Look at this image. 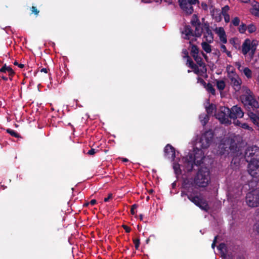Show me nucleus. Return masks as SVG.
<instances>
[{"mask_svg": "<svg viewBox=\"0 0 259 259\" xmlns=\"http://www.w3.org/2000/svg\"><path fill=\"white\" fill-rule=\"evenodd\" d=\"M97 203V201L95 199H92L90 202V204L92 205H94Z\"/></svg>", "mask_w": 259, "mask_h": 259, "instance_id": "774afa93", "label": "nucleus"}, {"mask_svg": "<svg viewBox=\"0 0 259 259\" xmlns=\"http://www.w3.org/2000/svg\"><path fill=\"white\" fill-rule=\"evenodd\" d=\"M244 112L240 107L234 106L231 109L228 107H222L220 111L217 115V118L222 123L230 124L231 122L229 118L236 119L243 116Z\"/></svg>", "mask_w": 259, "mask_h": 259, "instance_id": "f257e3e1", "label": "nucleus"}, {"mask_svg": "<svg viewBox=\"0 0 259 259\" xmlns=\"http://www.w3.org/2000/svg\"><path fill=\"white\" fill-rule=\"evenodd\" d=\"M179 4L181 9L187 15H191L194 11L193 4L189 3L187 0H179Z\"/></svg>", "mask_w": 259, "mask_h": 259, "instance_id": "9b49d317", "label": "nucleus"}, {"mask_svg": "<svg viewBox=\"0 0 259 259\" xmlns=\"http://www.w3.org/2000/svg\"><path fill=\"white\" fill-rule=\"evenodd\" d=\"M202 27L203 28V31H205L207 28H210V26L209 23L207 22H206L203 23Z\"/></svg>", "mask_w": 259, "mask_h": 259, "instance_id": "3c124183", "label": "nucleus"}, {"mask_svg": "<svg viewBox=\"0 0 259 259\" xmlns=\"http://www.w3.org/2000/svg\"><path fill=\"white\" fill-rule=\"evenodd\" d=\"M249 117L252 122L259 127V117L256 115V114L250 112L249 113Z\"/></svg>", "mask_w": 259, "mask_h": 259, "instance_id": "412c9836", "label": "nucleus"}, {"mask_svg": "<svg viewBox=\"0 0 259 259\" xmlns=\"http://www.w3.org/2000/svg\"><path fill=\"white\" fill-rule=\"evenodd\" d=\"M197 64L200 67H201V71L202 73H205L207 71V68L205 64L203 62L202 58L200 56L197 59L195 60Z\"/></svg>", "mask_w": 259, "mask_h": 259, "instance_id": "f3484780", "label": "nucleus"}, {"mask_svg": "<svg viewBox=\"0 0 259 259\" xmlns=\"http://www.w3.org/2000/svg\"><path fill=\"white\" fill-rule=\"evenodd\" d=\"M113 198V194L112 193L108 194V197L104 198V201L105 202H108L111 199Z\"/></svg>", "mask_w": 259, "mask_h": 259, "instance_id": "603ef678", "label": "nucleus"}, {"mask_svg": "<svg viewBox=\"0 0 259 259\" xmlns=\"http://www.w3.org/2000/svg\"><path fill=\"white\" fill-rule=\"evenodd\" d=\"M195 63L192 60V59L190 57L187 58V63L186 65L189 67V68L191 67V66H193Z\"/></svg>", "mask_w": 259, "mask_h": 259, "instance_id": "a19ab883", "label": "nucleus"}, {"mask_svg": "<svg viewBox=\"0 0 259 259\" xmlns=\"http://www.w3.org/2000/svg\"><path fill=\"white\" fill-rule=\"evenodd\" d=\"M201 46L203 50L207 53H209L211 52V46L206 42H202Z\"/></svg>", "mask_w": 259, "mask_h": 259, "instance_id": "b1692460", "label": "nucleus"}, {"mask_svg": "<svg viewBox=\"0 0 259 259\" xmlns=\"http://www.w3.org/2000/svg\"><path fill=\"white\" fill-rule=\"evenodd\" d=\"M216 110L215 105L211 104L206 108V111L208 114H211L214 110Z\"/></svg>", "mask_w": 259, "mask_h": 259, "instance_id": "7c9ffc66", "label": "nucleus"}, {"mask_svg": "<svg viewBox=\"0 0 259 259\" xmlns=\"http://www.w3.org/2000/svg\"><path fill=\"white\" fill-rule=\"evenodd\" d=\"M204 37L206 38V40L209 42H211L213 39V34L210 28H207L205 30Z\"/></svg>", "mask_w": 259, "mask_h": 259, "instance_id": "6ab92c4d", "label": "nucleus"}, {"mask_svg": "<svg viewBox=\"0 0 259 259\" xmlns=\"http://www.w3.org/2000/svg\"><path fill=\"white\" fill-rule=\"evenodd\" d=\"M242 72L246 76L247 78L252 77V71L248 67H244L242 70Z\"/></svg>", "mask_w": 259, "mask_h": 259, "instance_id": "bb28decb", "label": "nucleus"}, {"mask_svg": "<svg viewBox=\"0 0 259 259\" xmlns=\"http://www.w3.org/2000/svg\"><path fill=\"white\" fill-rule=\"evenodd\" d=\"M251 42L248 38L246 39L243 42L242 46V53L244 55H246L250 52Z\"/></svg>", "mask_w": 259, "mask_h": 259, "instance_id": "2eb2a0df", "label": "nucleus"}, {"mask_svg": "<svg viewBox=\"0 0 259 259\" xmlns=\"http://www.w3.org/2000/svg\"><path fill=\"white\" fill-rule=\"evenodd\" d=\"M134 243L135 244V248L136 249H138L140 244V240L139 238H135L133 240Z\"/></svg>", "mask_w": 259, "mask_h": 259, "instance_id": "58836bf2", "label": "nucleus"}, {"mask_svg": "<svg viewBox=\"0 0 259 259\" xmlns=\"http://www.w3.org/2000/svg\"><path fill=\"white\" fill-rule=\"evenodd\" d=\"M187 1L189 2V3L193 4V5H195L197 3H199V0H187Z\"/></svg>", "mask_w": 259, "mask_h": 259, "instance_id": "680f3d73", "label": "nucleus"}, {"mask_svg": "<svg viewBox=\"0 0 259 259\" xmlns=\"http://www.w3.org/2000/svg\"><path fill=\"white\" fill-rule=\"evenodd\" d=\"M252 14L255 16H259V3L256 1H254L252 3Z\"/></svg>", "mask_w": 259, "mask_h": 259, "instance_id": "aec40b11", "label": "nucleus"}, {"mask_svg": "<svg viewBox=\"0 0 259 259\" xmlns=\"http://www.w3.org/2000/svg\"><path fill=\"white\" fill-rule=\"evenodd\" d=\"M6 71L8 72L9 75L11 76H13L15 74V72L12 68L9 66H7L5 64L0 69V72H6Z\"/></svg>", "mask_w": 259, "mask_h": 259, "instance_id": "4be33fe9", "label": "nucleus"}, {"mask_svg": "<svg viewBox=\"0 0 259 259\" xmlns=\"http://www.w3.org/2000/svg\"><path fill=\"white\" fill-rule=\"evenodd\" d=\"M210 181L209 169L207 167H201L194 178V183L199 187H206Z\"/></svg>", "mask_w": 259, "mask_h": 259, "instance_id": "20e7f679", "label": "nucleus"}, {"mask_svg": "<svg viewBox=\"0 0 259 259\" xmlns=\"http://www.w3.org/2000/svg\"><path fill=\"white\" fill-rule=\"evenodd\" d=\"M6 132L7 133L9 134L11 136L15 137V138H19L20 137V135L15 132V131L11 129V128H8L6 130Z\"/></svg>", "mask_w": 259, "mask_h": 259, "instance_id": "2f4dec72", "label": "nucleus"}, {"mask_svg": "<svg viewBox=\"0 0 259 259\" xmlns=\"http://www.w3.org/2000/svg\"><path fill=\"white\" fill-rule=\"evenodd\" d=\"M226 84L224 80H217V87L220 91L223 90L225 88Z\"/></svg>", "mask_w": 259, "mask_h": 259, "instance_id": "c85d7f7f", "label": "nucleus"}, {"mask_svg": "<svg viewBox=\"0 0 259 259\" xmlns=\"http://www.w3.org/2000/svg\"><path fill=\"white\" fill-rule=\"evenodd\" d=\"M220 40L223 43V44H226L227 42V37L226 34H224L223 35H220L219 36Z\"/></svg>", "mask_w": 259, "mask_h": 259, "instance_id": "49530a36", "label": "nucleus"}, {"mask_svg": "<svg viewBox=\"0 0 259 259\" xmlns=\"http://www.w3.org/2000/svg\"><path fill=\"white\" fill-rule=\"evenodd\" d=\"M240 23V19L238 17H235L232 21V23L235 26H238Z\"/></svg>", "mask_w": 259, "mask_h": 259, "instance_id": "ea45409f", "label": "nucleus"}, {"mask_svg": "<svg viewBox=\"0 0 259 259\" xmlns=\"http://www.w3.org/2000/svg\"><path fill=\"white\" fill-rule=\"evenodd\" d=\"M247 29L248 32L250 33L254 32L256 30L255 26L253 24H250L248 25V26H247Z\"/></svg>", "mask_w": 259, "mask_h": 259, "instance_id": "f704fd0d", "label": "nucleus"}, {"mask_svg": "<svg viewBox=\"0 0 259 259\" xmlns=\"http://www.w3.org/2000/svg\"><path fill=\"white\" fill-rule=\"evenodd\" d=\"M138 206V205L137 204H133L131 209V213L132 214L134 215L135 214V209H136Z\"/></svg>", "mask_w": 259, "mask_h": 259, "instance_id": "8fccbe9b", "label": "nucleus"}, {"mask_svg": "<svg viewBox=\"0 0 259 259\" xmlns=\"http://www.w3.org/2000/svg\"><path fill=\"white\" fill-rule=\"evenodd\" d=\"M200 23V21L197 16V15L194 14L192 16L191 20V24L192 26H195L196 25H198V24Z\"/></svg>", "mask_w": 259, "mask_h": 259, "instance_id": "cd10ccee", "label": "nucleus"}, {"mask_svg": "<svg viewBox=\"0 0 259 259\" xmlns=\"http://www.w3.org/2000/svg\"><path fill=\"white\" fill-rule=\"evenodd\" d=\"M224 18V20L226 23H229L230 22V16L229 14L227 15H223Z\"/></svg>", "mask_w": 259, "mask_h": 259, "instance_id": "5fc2aeb1", "label": "nucleus"}, {"mask_svg": "<svg viewBox=\"0 0 259 259\" xmlns=\"http://www.w3.org/2000/svg\"><path fill=\"white\" fill-rule=\"evenodd\" d=\"M248 163L247 171L249 174L254 178L259 177V160L246 161Z\"/></svg>", "mask_w": 259, "mask_h": 259, "instance_id": "1a4fd4ad", "label": "nucleus"}, {"mask_svg": "<svg viewBox=\"0 0 259 259\" xmlns=\"http://www.w3.org/2000/svg\"><path fill=\"white\" fill-rule=\"evenodd\" d=\"M96 153L95 149L92 148L91 150H89L87 154L90 155H93Z\"/></svg>", "mask_w": 259, "mask_h": 259, "instance_id": "6e6d98bb", "label": "nucleus"}, {"mask_svg": "<svg viewBox=\"0 0 259 259\" xmlns=\"http://www.w3.org/2000/svg\"><path fill=\"white\" fill-rule=\"evenodd\" d=\"M201 149V148H194V154H189L188 155V163L191 165L190 170H192L194 164L197 166H199L203 163L204 155V152Z\"/></svg>", "mask_w": 259, "mask_h": 259, "instance_id": "423d86ee", "label": "nucleus"}, {"mask_svg": "<svg viewBox=\"0 0 259 259\" xmlns=\"http://www.w3.org/2000/svg\"><path fill=\"white\" fill-rule=\"evenodd\" d=\"M245 94L240 96L242 103L248 110V115L249 112L255 113L257 112L259 107L258 102L253 98L252 93L247 87H243Z\"/></svg>", "mask_w": 259, "mask_h": 259, "instance_id": "f03ea898", "label": "nucleus"}, {"mask_svg": "<svg viewBox=\"0 0 259 259\" xmlns=\"http://www.w3.org/2000/svg\"><path fill=\"white\" fill-rule=\"evenodd\" d=\"M250 48L251 49L250 50V52L249 53V55L252 58L253 56L256 49V45L255 43H253V41H252L251 45Z\"/></svg>", "mask_w": 259, "mask_h": 259, "instance_id": "473e14b6", "label": "nucleus"}, {"mask_svg": "<svg viewBox=\"0 0 259 259\" xmlns=\"http://www.w3.org/2000/svg\"><path fill=\"white\" fill-rule=\"evenodd\" d=\"M201 7L204 10L206 11L207 10L208 6L205 3H202Z\"/></svg>", "mask_w": 259, "mask_h": 259, "instance_id": "052dcab7", "label": "nucleus"}, {"mask_svg": "<svg viewBox=\"0 0 259 259\" xmlns=\"http://www.w3.org/2000/svg\"><path fill=\"white\" fill-rule=\"evenodd\" d=\"M213 139V133L211 130H208L204 133L198 143L199 148L207 149L211 143Z\"/></svg>", "mask_w": 259, "mask_h": 259, "instance_id": "0eeeda50", "label": "nucleus"}, {"mask_svg": "<svg viewBox=\"0 0 259 259\" xmlns=\"http://www.w3.org/2000/svg\"><path fill=\"white\" fill-rule=\"evenodd\" d=\"M218 249L221 252H223L224 250L226 249V245L224 243H220L218 246Z\"/></svg>", "mask_w": 259, "mask_h": 259, "instance_id": "c03bdc74", "label": "nucleus"}, {"mask_svg": "<svg viewBox=\"0 0 259 259\" xmlns=\"http://www.w3.org/2000/svg\"><path fill=\"white\" fill-rule=\"evenodd\" d=\"M182 53L183 54V57L184 58H187L190 57V56H189L188 51L186 49H183Z\"/></svg>", "mask_w": 259, "mask_h": 259, "instance_id": "de8ad7c7", "label": "nucleus"}, {"mask_svg": "<svg viewBox=\"0 0 259 259\" xmlns=\"http://www.w3.org/2000/svg\"><path fill=\"white\" fill-rule=\"evenodd\" d=\"M183 33L185 34L186 36H194L193 31L190 25H186Z\"/></svg>", "mask_w": 259, "mask_h": 259, "instance_id": "5701e85b", "label": "nucleus"}, {"mask_svg": "<svg viewBox=\"0 0 259 259\" xmlns=\"http://www.w3.org/2000/svg\"><path fill=\"white\" fill-rule=\"evenodd\" d=\"M215 32L219 36L220 35H223L224 34H226L224 29L222 27L216 28Z\"/></svg>", "mask_w": 259, "mask_h": 259, "instance_id": "e433bc0d", "label": "nucleus"}, {"mask_svg": "<svg viewBox=\"0 0 259 259\" xmlns=\"http://www.w3.org/2000/svg\"><path fill=\"white\" fill-rule=\"evenodd\" d=\"M235 65L240 72H242V70L244 68L243 66L241 65V63L239 62H235Z\"/></svg>", "mask_w": 259, "mask_h": 259, "instance_id": "a18cd8bd", "label": "nucleus"}, {"mask_svg": "<svg viewBox=\"0 0 259 259\" xmlns=\"http://www.w3.org/2000/svg\"><path fill=\"white\" fill-rule=\"evenodd\" d=\"M183 188L186 190L189 194H192L193 196H198V192L195 190L194 186L191 184L188 185L185 184L183 186Z\"/></svg>", "mask_w": 259, "mask_h": 259, "instance_id": "dca6fc26", "label": "nucleus"}, {"mask_svg": "<svg viewBox=\"0 0 259 259\" xmlns=\"http://www.w3.org/2000/svg\"><path fill=\"white\" fill-rule=\"evenodd\" d=\"M229 9H230V8L228 5H226L225 6L223 7L222 8V11L221 12L222 15L223 16L224 15L228 14V12L229 10Z\"/></svg>", "mask_w": 259, "mask_h": 259, "instance_id": "4c0bfd02", "label": "nucleus"}, {"mask_svg": "<svg viewBox=\"0 0 259 259\" xmlns=\"http://www.w3.org/2000/svg\"><path fill=\"white\" fill-rule=\"evenodd\" d=\"M182 197L187 196V198L192 202L199 207L202 210L207 211L209 209V206L206 200L198 196H193L192 194H189L187 192L181 191Z\"/></svg>", "mask_w": 259, "mask_h": 259, "instance_id": "39448f33", "label": "nucleus"}, {"mask_svg": "<svg viewBox=\"0 0 259 259\" xmlns=\"http://www.w3.org/2000/svg\"><path fill=\"white\" fill-rule=\"evenodd\" d=\"M193 27L195 28V31H193L194 36L197 37H200L203 32V28L201 26V23L195 26H193Z\"/></svg>", "mask_w": 259, "mask_h": 259, "instance_id": "a211bd4d", "label": "nucleus"}, {"mask_svg": "<svg viewBox=\"0 0 259 259\" xmlns=\"http://www.w3.org/2000/svg\"><path fill=\"white\" fill-rule=\"evenodd\" d=\"M164 156L174 160L176 157L175 149L170 144H167L164 149Z\"/></svg>", "mask_w": 259, "mask_h": 259, "instance_id": "ddd939ff", "label": "nucleus"}, {"mask_svg": "<svg viewBox=\"0 0 259 259\" xmlns=\"http://www.w3.org/2000/svg\"><path fill=\"white\" fill-rule=\"evenodd\" d=\"M31 11L32 13L34 14L35 15H37L39 13V11L38 10L36 7L35 6H32V7L31 8Z\"/></svg>", "mask_w": 259, "mask_h": 259, "instance_id": "37998d69", "label": "nucleus"}, {"mask_svg": "<svg viewBox=\"0 0 259 259\" xmlns=\"http://www.w3.org/2000/svg\"><path fill=\"white\" fill-rule=\"evenodd\" d=\"M191 69H192L194 73L197 75H201L202 73L201 71V69H199L198 68V65L194 64L193 66H191Z\"/></svg>", "mask_w": 259, "mask_h": 259, "instance_id": "c756f323", "label": "nucleus"}, {"mask_svg": "<svg viewBox=\"0 0 259 259\" xmlns=\"http://www.w3.org/2000/svg\"><path fill=\"white\" fill-rule=\"evenodd\" d=\"M212 10H210V14L216 22H221L222 20V14L219 9H215L211 7Z\"/></svg>", "mask_w": 259, "mask_h": 259, "instance_id": "4468645a", "label": "nucleus"}, {"mask_svg": "<svg viewBox=\"0 0 259 259\" xmlns=\"http://www.w3.org/2000/svg\"><path fill=\"white\" fill-rule=\"evenodd\" d=\"M245 94L240 96L242 103L248 110V115L249 112L255 113L257 112L259 107L258 102L253 98L252 93L247 87H243Z\"/></svg>", "mask_w": 259, "mask_h": 259, "instance_id": "7ed1b4c3", "label": "nucleus"}, {"mask_svg": "<svg viewBox=\"0 0 259 259\" xmlns=\"http://www.w3.org/2000/svg\"><path fill=\"white\" fill-rule=\"evenodd\" d=\"M238 123H239V121L237 120V124L239 125V126H240L242 128H244V129H249V126L248 125V124H247L246 123H241L240 122H239V124Z\"/></svg>", "mask_w": 259, "mask_h": 259, "instance_id": "79ce46f5", "label": "nucleus"}, {"mask_svg": "<svg viewBox=\"0 0 259 259\" xmlns=\"http://www.w3.org/2000/svg\"><path fill=\"white\" fill-rule=\"evenodd\" d=\"M173 168L176 175H178L181 174V170L179 164L175 163L173 165Z\"/></svg>", "mask_w": 259, "mask_h": 259, "instance_id": "72a5a7b5", "label": "nucleus"}, {"mask_svg": "<svg viewBox=\"0 0 259 259\" xmlns=\"http://www.w3.org/2000/svg\"><path fill=\"white\" fill-rule=\"evenodd\" d=\"M207 121H208V119L206 118H204V120H201L202 124L203 125H205Z\"/></svg>", "mask_w": 259, "mask_h": 259, "instance_id": "69168bd1", "label": "nucleus"}, {"mask_svg": "<svg viewBox=\"0 0 259 259\" xmlns=\"http://www.w3.org/2000/svg\"><path fill=\"white\" fill-rule=\"evenodd\" d=\"M246 201L247 205L250 207H257V200L256 199V192L248 193L246 196Z\"/></svg>", "mask_w": 259, "mask_h": 259, "instance_id": "f8f14e48", "label": "nucleus"}, {"mask_svg": "<svg viewBox=\"0 0 259 259\" xmlns=\"http://www.w3.org/2000/svg\"><path fill=\"white\" fill-rule=\"evenodd\" d=\"M256 199L257 200V206H259V190L258 191H256Z\"/></svg>", "mask_w": 259, "mask_h": 259, "instance_id": "0e129e2a", "label": "nucleus"}, {"mask_svg": "<svg viewBox=\"0 0 259 259\" xmlns=\"http://www.w3.org/2000/svg\"><path fill=\"white\" fill-rule=\"evenodd\" d=\"M48 69H47V68H41L40 70V72H44L45 73H48Z\"/></svg>", "mask_w": 259, "mask_h": 259, "instance_id": "338daca9", "label": "nucleus"}, {"mask_svg": "<svg viewBox=\"0 0 259 259\" xmlns=\"http://www.w3.org/2000/svg\"><path fill=\"white\" fill-rule=\"evenodd\" d=\"M247 29V26L244 23H242L238 28V31L240 33H244Z\"/></svg>", "mask_w": 259, "mask_h": 259, "instance_id": "c9c22d12", "label": "nucleus"}, {"mask_svg": "<svg viewBox=\"0 0 259 259\" xmlns=\"http://www.w3.org/2000/svg\"><path fill=\"white\" fill-rule=\"evenodd\" d=\"M189 44L191 46L190 53L191 54H196L199 53V48L198 47L194 44H192L191 41L189 42Z\"/></svg>", "mask_w": 259, "mask_h": 259, "instance_id": "a878e982", "label": "nucleus"}, {"mask_svg": "<svg viewBox=\"0 0 259 259\" xmlns=\"http://www.w3.org/2000/svg\"><path fill=\"white\" fill-rule=\"evenodd\" d=\"M204 88L208 93H211L212 95H214L215 94V90L210 83H207Z\"/></svg>", "mask_w": 259, "mask_h": 259, "instance_id": "393cba45", "label": "nucleus"}, {"mask_svg": "<svg viewBox=\"0 0 259 259\" xmlns=\"http://www.w3.org/2000/svg\"><path fill=\"white\" fill-rule=\"evenodd\" d=\"M221 50L224 53H226L228 51L227 48H226V47L224 45H221Z\"/></svg>", "mask_w": 259, "mask_h": 259, "instance_id": "bf43d9fd", "label": "nucleus"}, {"mask_svg": "<svg viewBox=\"0 0 259 259\" xmlns=\"http://www.w3.org/2000/svg\"><path fill=\"white\" fill-rule=\"evenodd\" d=\"M230 80V84L233 87L236 92H238L241 89L242 80L238 75L231 74L229 76Z\"/></svg>", "mask_w": 259, "mask_h": 259, "instance_id": "9d476101", "label": "nucleus"}, {"mask_svg": "<svg viewBox=\"0 0 259 259\" xmlns=\"http://www.w3.org/2000/svg\"><path fill=\"white\" fill-rule=\"evenodd\" d=\"M197 82L200 83L201 84H202L204 87V88L207 84V83L205 82L204 79L199 77L197 78Z\"/></svg>", "mask_w": 259, "mask_h": 259, "instance_id": "09e8293b", "label": "nucleus"}, {"mask_svg": "<svg viewBox=\"0 0 259 259\" xmlns=\"http://www.w3.org/2000/svg\"><path fill=\"white\" fill-rule=\"evenodd\" d=\"M255 230L259 234V222L255 225Z\"/></svg>", "mask_w": 259, "mask_h": 259, "instance_id": "e2e57ef3", "label": "nucleus"}, {"mask_svg": "<svg viewBox=\"0 0 259 259\" xmlns=\"http://www.w3.org/2000/svg\"><path fill=\"white\" fill-rule=\"evenodd\" d=\"M122 227L126 233H130L131 231V228L126 225H122Z\"/></svg>", "mask_w": 259, "mask_h": 259, "instance_id": "864d4df0", "label": "nucleus"}, {"mask_svg": "<svg viewBox=\"0 0 259 259\" xmlns=\"http://www.w3.org/2000/svg\"><path fill=\"white\" fill-rule=\"evenodd\" d=\"M14 64L16 66H18L19 68H22L24 67V65L23 64H19L17 61H15Z\"/></svg>", "mask_w": 259, "mask_h": 259, "instance_id": "13d9d810", "label": "nucleus"}, {"mask_svg": "<svg viewBox=\"0 0 259 259\" xmlns=\"http://www.w3.org/2000/svg\"><path fill=\"white\" fill-rule=\"evenodd\" d=\"M217 238H218V236H216L214 237V238L213 240V242L211 244V247L214 249L215 248V243L217 242Z\"/></svg>", "mask_w": 259, "mask_h": 259, "instance_id": "4d7b16f0", "label": "nucleus"}, {"mask_svg": "<svg viewBox=\"0 0 259 259\" xmlns=\"http://www.w3.org/2000/svg\"><path fill=\"white\" fill-rule=\"evenodd\" d=\"M245 159L246 161L259 160V148L256 146L248 147L245 150Z\"/></svg>", "mask_w": 259, "mask_h": 259, "instance_id": "6e6552de", "label": "nucleus"}]
</instances>
